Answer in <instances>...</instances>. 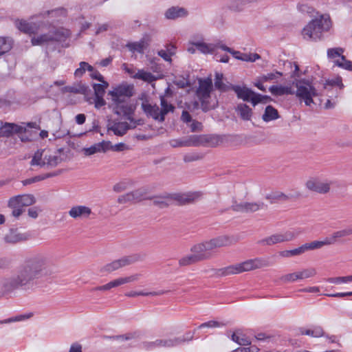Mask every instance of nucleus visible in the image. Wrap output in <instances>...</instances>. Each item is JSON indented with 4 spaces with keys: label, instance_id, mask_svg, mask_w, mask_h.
Instances as JSON below:
<instances>
[{
    "label": "nucleus",
    "instance_id": "nucleus-17",
    "mask_svg": "<svg viewBox=\"0 0 352 352\" xmlns=\"http://www.w3.org/2000/svg\"><path fill=\"white\" fill-rule=\"evenodd\" d=\"M112 107L113 111L118 116H126L128 119L133 112V108L127 100L112 101Z\"/></svg>",
    "mask_w": 352,
    "mask_h": 352
},
{
    "label": "nucleus",
    "instance_id": "nucleus-7",
    "mask_svg": "<svg viewBox=\"0 0 352 352\" xmlns=\"http://www.w3.org/2000/svg\"><path fill=\"white\" fill-rule=\"evenodd\" d=\"M63 161L60 152L50 153L45 149L38 150L33 155L30 162L31 166L39 167L54 168Z\"/></svg>",
    "mask_w": 352,
    "mask_h": 352
},
{
    "label": "nucleus",
    "instance_id": "nucleus-59",
    "mask_svg": "<svg viewBox=\"0 0 352 352\" xmlns=\"http://www.w3.org/2000/svg\"><path fill=\"white\" fill-rule=\"evenodd\" d=\"M163 294V292H133V291H131L127 294H126V296H129V297H135V296H157V295H160V294Z\"/></svg>",
    "mask_w": 352,
    "mask_h": 352
},
{
    "label": "nucleus",
    "instance_id": "nucleus-22",
    "mask_svg": "<svg viewBox=\"0 0 352 352\" xmlns=\"http://www.w3.org/2000/svg\"><path fill=\"white\" fill-rule=\"evenodd\" d=\"M92 213L91 209L85 206H75L71 208L68 214L73 219H88Z\"/></svg>",
    "mask_w": 352,
    "mask_h": 352
},
{
    "label": "nucleus",
    "instance_id": "nucleus-48",
    "mask_svg": "<svg viewBox=\"0 0 352 352\" xmlns=\"http://www.w3.org/2000/svg\"><path fill=\"white\" fill-rule=\"evenodd\" d=\"M13 134L12 123L6 122L0 127V138L10 137Z\"/></svg>",
    "mask_w": 352,
    "mask_h": 352
},
{
    "label": "nucleus",
    "instance_id": "nucleus-34",
    "mask_svg": "<svg viewBox=\"0 0 352 352\" xmlns=\"http://www.w3.org/2000/svg\"><path fill=\"white\" fill-rule=\"evenodd\" d=\"M148 45V43L143 38L138 42L128 43L126 47L133 52H137L139 53H143Z\"/></svg>",
    "mask_w": 352,
    "mask_h": 352
},
{
    "label": "nucleus",
    "instance_id": "nucleus-4",
    "mask_svg": "<svg viewBox=\"0 0 352 352\" xmlns=\"http://www.w3.org/2000/svg\"><path fill=\"white\" fill-rule=\"evenodd\" d=\"M212 90V81L210 78L199 80V87L196 95L201 102V108L204 112L214 109L218 105L217 100L211 99L210 93Z\"/></svg>",
    "mask_w": 352,
    "mask_h": 352
},
{
    "label": "nucleus",
    "instance_id": "nucleus-12",
    "mask_svg": "<svg viewBox=\"0 0 352 352\" xmlns=\"http://www.w3.org/2000/svg\"><path fill=\"white\" fill-rule=\"evenodd\" d=\"M140 276H141L140 274H135L131 275L129 276H126V277H124V278H119L115 279L102 286L96 287L94 288L92 290L93 291L109 290L111 288L116 287L120 286L124 284L138 281Z\"/></svg>",
    "mask_w": 352,
    "mask_h": 352
},
{
    "label": "nucleus",
    "instance_id": "nucleus-31",
    "mask_svg": "<svg viewBox=\"0 0 352 352\" xmlns=\"http://www.w3.org/2000/svg\"><path fill=\"white\" fill-rule=\"evenodd\" d=\"M272 94L274 96H282L285 94H294V90L290 87L271 86L269 89Z\"/></svg>",
    "mask_w": 352,
    "mask_h": 352
},
{
    "label": "nucleus",
    "instance_id": "nucleus-29",
    "mask_svg": "<svg viewBox=\"0 0 352 352\" xmlns=\"http://www.w3.org/2000/svg\"><path fill=\"white\" fill-rule=\"evenodd\" d=\"M236 111L242 120H250L251 119L252 111L247 104H238Z\"/></svg>",
    "mask_w": 352,
    "mask_h": 352
},
{
    "label": "nucleus",
    "instance_id": "nucleus-3",
    "mask_svg": "<svg viewBox=\"0 0 352 352\" xmlns=\"http://www.w3.org/2000/svg\"><path fill=\"white\" fill-rule=\"evenodd\" d=\"M331 26L329 15H321L319 18L311 20L302 30L305 39L317 41L321 38L323 32H327Z\"/></svg>",
    "mask_w": 352,
    "mask_h": 352
},
{
    "label": "nucleus",
    "instance_id": "nucleus-11",
    "mask_svg": "<svg viewBox=\"0 0 352 352\" xmlns=\"http://www.w3.org/2000/svg\"><path fill=\"white\" fill-rule=\"evenodd\" d=\"M331 184V182L322 180L318 177H311L305 182V187L310 191L325 194L329 192Z\"/></svg>",
    "mask_w": 352,
    "mask_h": 352
},
{
    "label": "nucleus",
    "instance_id": "nucleus-47",
    "mask_svg": "<svg viewBox=\"0 0 352 352\" xmlns=\"http://www.w3.org/2000/svg\"><path fill=\"white\" fill-rule=\"evenodd\" d=\"M138 337V334L135 332L128 333L124 335L113 336H104L105 338H109L115 340H129Z\"/></svg>",
    "mask_w": 352,
    "mask_h": 352
},
{
    "label": "nucleus",
    "instance_id": "nucleus-30",
    "mask_svg": "<svg viewBox=\"0 0 352 352\" xmlns=\"http://www.w3.org/2000/svg\"><path fill=\"white\" fill-rule=\"evenodd\" d=\"M332 245V241L329 238H326L324 241H314L310 243H305L306 252L322 248L324 245Z\"/></svg>",
    "mask_w": 352,
    "mask_h": 352
},
{
    "label": "nucleus",
    "instance_id": "nucleus-61",
    "mask_svg": "<svg viewBox=\"0 0 352 352\" xmlns=\"http://www.w3.org/2000/svg\"><path fill=\"white\" fill-rule=\"evenodd\" d=\"M170 145L173 148L187 146L186 138L171 140L170 141Z\"/></svg>",
    "mask_w": 352,
    "mask_h": 352
},
{
    "label": "nucleus",
    "instance_id": "nucleus-44",
    "mask_svg": "<svg viewBox=\"0 0 352 352\" xmlns=\"http://www.w3.org/2000/svg\"><path fill=\"white\" fill-rule=\"evenodd\" d=\"M86 70L89 72H93L94 67L86 62H80V67L76 69L74 74L76 77H80L83 75Z\"/></svg>",
    "mask_w": 352,
    "mask_h": 352
},
{
    "label": "nucleus",
    "instance_id": "nucleus-2",
    "mask_svg": "<svg viewBox=\"0 0 352 352\" xmlns=\"http://www.w3.org/2000/svg\"><path fill=\"white\" fill-rule=\"evenodd\" d=\"M270 265V262L267 258L256 257L253 259L246 260L240 263H236L235 265L221 268L219 270V272L222 276H230L263 267H267Z\"/></svg>",
    "mask_w": 352,
    "mask_h": 352
},
{
    "label": "nucleus",
    "instance_id": "nucleus-28",
    "mask_svg": "<svg viewBox=\"0 0 352 352\" xmlns=\"http://www.w3.org/2000/svg\"><path fill=\"white\" fill-rule=\"evenodd\" d=\"M179 344V338L156 340L154 342L148 343V346H166L171 347Z\"/></svg>",
    "mask_w": 352,
    "mask_h": 352
},
{
    "label": "nucleus",
    "instance_id": "nucleus-40",
    "mask_svg": "<svg viewBox=\"0 0 352 352\" xmlns=\"http://www.w3.org/2000/svg\"><path fill=\"white\" fill-rule=\"evenodd\" d=\"M193 45H195L199 51L204 54L212 53L216 47V45L212 44H207L204 42H196L193 43Z\"/></svg>",
    "mask_w": 352,
    "mask_h": 352
},
{
    "label": "nucleus",
    "instance_id": "nucleus-35",
    "mask_svg": "<svg viewBox=\"0 0 352 352\" xmlns=\"http://www.w3.org/2000/svg\"><path fill=\"white\" fill-rule=\"evenodd\" d=\"M278 111L271 105H268L265 110V112L262 116L263 120L265 122H269L271 120H276L278 118Z\"/></svg>",
    "mask_w": 352,
    "mask_h": 352
},
{
    "label": "nucleus",
    "instance_id": "nucleus-50",
    "mask_svg": "<svg viewBox=\"0 0 352 352\" xmlns=\"http://www.w3.org/2000/svg\"><path fill=\"white\" fill-rule=\"evenodd\" d=\"M261 58V56L256 53H243V55L240 56L239 60L245 62H255L256 60Z\"/></svg>",
    "mask_w": 352,
    "mask_h": 352
},
{
    "label": "nucleus",
    "instance_id": "nucleus-23",
    "mask_svg": "<svg viewBox=\"0 0 352 352\" xmlns=\"http://www.w3.org/2000/svg\"><path fill=\"white\" fill-rule=\"evenodd\" d=\"M231 89L236 94L239 98L252 103V98L256 95V93L252 90L245 86L241 87L239 85H232Z\"/></svg>",
    "mask_w": 352,
    "mask_h": 352
},
{
    "label": "nucleus",
    "instance_id": "nucleus-43",
    "mask_svg": "<svg viewBox=\"0 0 352 352\" xmlns=\"http://www.w3.org/2000/svg\"><path fill=\"white\" fill-rule=\"evenodd\" d=\"M335 64L341 68L352 72V61L347 60L344 56H341L340 59L335 61Z\"/></svg>",
    "mask_w": 352,
    "mask_h": 352
},
{
    "label": "nucleus",
    "instance_id": "nucleus-51",
    "mask_svg": "<svg viewBox=\"0 0 352 352\" xmlns=\"http://www.w3.org/2000/svg\"><path fill=\"white\" fill-rule=\"evenodd\" d=\"M272 99L268 96H263L259 94H256L252 98V104L255 106L258 103H267L272 101Z\"/></svg>",
    "mask_w": 352,
    "mask_h": 352
},
{
    "label": "nucleus",
    "instance_id": "nucleus-27",
    "mask_svg": "<svg viewBox=\"0 0 352 352\" xmlns=\"http://www.w3.org/2000/svg\"><path fill=\"white\" fill-rule=\"evenodd\" d=\"M52 32L49 31L47 34H43L34 36L31 39L32 45H43L53 43V37H52Z\"/></svg>",
    "mask_w": 352,
    "mask_h": 352
},
{
    "label": "nucleus",
    "instance_id": "nucleus-56",
    "mask_svg": "<svg viewBox=\"0 0 352 352\" xmlns=\"http://www.w3.org/2000/svg\"><path fill=\"white\" fill-rule=\"evenodd\" d=\"M344 52V50L341 47L331 48L327 50V56L330 58H334L340 56L341 58L342 54Z\"/></svg>",
    "mask_w": 352,
    "mask_h": 352
},
{
    "label": "nucleus",
    "instance_id": "nucleus-58",
    "mask_svg": "<svg viewBox=\"0 0 352 352\" xmlns=\"http://www.w3.org/2000/svg\"><path fill=\"white\" fill-rule=\"evenodd\" d=\"M225 324L223 323L219 322L217 321L214 320H210L207 322L202 323L198 327V329H203V328H215V327H219L224 326Z\"/></svg>",
    "mask_w": 352,
    "mask_h": 352
},
{
    "label": "nucleus",
    "instance_id": "nucleus-39",
    "mask_svg": "<svg viewBox=\"0 0 352 352\" xmlns=\"http://www.w3.org/2000/svg\"><path fill=\"white\" fill-rule=\"evenodd\" d=\"M187 146H198L201 145L205 138L203 135H193L186 138Z\"/></svg>",
    "mask_w": 352,
    "mask_h": 352
},
{
    "label": "nucleus",
    "instance_id": "nucleus-60",
    "mask_svg": "<svg viewBox=\"0 0 352 352\" xmlns=\"http://www.w3.org/2000/svg\"><path fill=\"white\" fill-rule=\"evenodd\" d=\"M153 204L164 208L168 206V199L164 197H156L153 198Z\"/></svg>",
    "mask_w": 352,
    "mask_h": 352
},
{
    "label": "nucleus",
    "instance_id": "nucleus-53",
    "mask_svg": "<svg viewBox=\"0 0 352 352\" xmlns=\"http://www.w3.org/2000/svg\"><path fill=\"white\" fill-rule=\"evenodd\" d=\"M327 85L331 86H338L340 89L344 87V85L342 84V78L338 76L335 79H332L330 80H327L325 83L323 85V88L326 89Z\"/></svg>",
    "mask_w": 352,
    "mask_h": 352
},
{
    "label": "nucleus",
    "instance_id": "nucleus-24",
    "mask_svg": "<svg viewBox=\"0 0 352 352\" xmlns=\"http://www.w3.org/2000/svg\"><path fill=\"white\" fill-rule=\"evenodd\" d=\"M199 197L200 194L199 192L178 193L173 195V199L181 205L191 204Z\"/></svg>",
    "mask_w": 352,
    "mask_h": 352
},
{
    "label": "nucleus",
    "instance_id": "nucleus-41",
    "mask_svg": "<svg viewBox=\"0 0 352 352\" xmlns=\"http://www.w3.org/2000/svg\"><path fill=\"white\" fill-rule=\"evenodd\" d=\"M101 82V84L94 83L93 85L95 96L104 97L105 89L109 87V83L107 81Z\"/></svg>",
    "mask_w": 352,
    "mask_h": 352
},
{
    "label": "nucleus",
    "instance_id": "nucleus-21",
    "mask_svg": "<svg viewBox=\"0 0 352 352\" xmlns=\"http://www.w3.org/2000/svg\"><path fill=\"white\" fill-rule=\"evenodd\" d=\"M110 148V142L102 141L91 145L90 147L82 148V153L85 156H91L98 153H105Z\"/></svg>",
    "mask_w": 352,
    "mask_h": 352
},
{
    "label": "nucleus",
    "instance_id": "nucleus-36",
    "mask_svg": "<svg viewBox=\"0 0 352 352\" xmlns=\"http://www.w3.org/2000/svg\"><path fill=\"white\" fill-rule=\"evenodd\" d=\"M232 340L242 346H247L251 344L249 339L242 333L240 329L236 330V332L232 335Z\"/></svg>",
    "mask_w": 352,
    "mask_h": 352
},
{
    "label": "nucleus",
    "instance_id": "nucleus-9",
    "mask_svg": "<svg viewBox=\"0 0 352 352\" xmlns=\"http://www.w3.org/2000/svg\"><path fill=\"white\" fill-rule=\"evenodd\" d=\"M140 259V257L138 254L123 256L119 259L112 261L111 263L106 264L100 269V272L111 273L119 270L120 268L131 265L132 263L138 261Z\"/></svg>",
    "mask_w": 352,
    "mask_h": 352
},
{
    "label": "nucleus",
    "instance_id": "nucleus-20",
    "mask_svg": "<svg viewBox=\"0 0 352 352\" xmlns=\"http://www.w3.org/2000/svg\"><path fill=\"white\" fill-rule=\"evenodd\" d=\"M30 238V234L28 232H24L19 230L18 229H11L5 236V241L10 243H16L28 240Z\"/></svg>",
    "mask_w": 352,
    "mask_h": 352
},
{
    "label": "nucleus",
    "instance_id": "nucleus-1",
    "mask_svg": "<svg viewBox=\"0 0 352 352\" xmlns=\"http://www.w3.org/2000/svg\"><path fill=\"white\" fill-rule=\"evenodd\" d=\"M56 265L52 257L45 252H36L26 257L15 276L6 280L8 289L31 288L35 280L52 275Z\"/></svg>",
    "mask_w": 352,
    "mask_h": 352
},
{
    "label": "nucleus",
    "instance_id": "nucleus-16",
    "mask_svg": "<svg viewBox=\"0 0 352 352\" xmlns=\"http://www.w3.org/2000/svg\"><path fill=\"white\" fill-rule=\"evenodd\" d=\"M145 195V192L143 190L137 189L119 196L118 203L120 204H126L139 202L146 199Z\"/></svg>",
    "mask_w": 352,
    "mask_h": 352
},
{
    "label": "nucleus",
    "instance_id": "nucleus-26",
    "mask_svg": "<svg viewBox=\"0 0 352 352\" xmlns=\"http://www.w3.org/2000/svg\"><path fill=\"white\" fill-rule=\"evenodd\" d=\"M188 15V11L184 8L173 6L165 12V16L168 19L175 20L178 18L185 17Z\"/></svg>",
    "mask_w": 352,
    "mask_h": 352
},
{
    "label": "nucleus",
    "instance_id": "nucleus-55",
    "mask_svg": "<svg viewBox=\"0 0 352 352\" xmlns=\"http://www.w3.org/2000/svg\"><path fill=\"white\" fill-rule=\"evenodd\" d=\"M283 74L280 72H276L274 73H269L265 75L261 76V82H267L274 80L277 78L282 76Z\"/></svg>",
    "mask_w": 352,
    "mask_h": 352
},
{
    "label": "nucleus",
    "instance_id": "nucleus-5",
    "mask_svg": "<svg viewBox=\"0 0 352 352\" xmlns=\"http://www.w3.org/2000/svg\"><path fill=\"white\" fill-rule=\"evenodd\" d=\"M293 85L296 87V91H294L296 97L300 102H304L307 106H310L314 103V97L320 95L318 90L309 80H295L293 82Z\"/></svg>",
    "mask_w": 352,
    "mask_h": 352
},
{
    "label": "nucleus",
    "instance_id": "nucleus-14",
    "mask_svg": "<svg viewBox=\"0 0 352 352\" xmlns=\"http://www.w3.org/2000/svg\"><path fill=\"white\" fill-rule=\"evenodd\" d=\"M35 202L36 199L33 195L25 194L10 198L8 206L10 208L30 206L33 205Z\"/></svg>",
    "mask_w": 352,
    "mask_h": 352
},
{
    "label": "nucleus",
    "instance_id": "nucleus-57",
    "mask_svg": "<svg viewBox=\"0 0 352 352\" xmlns=\"http://www.w3.org/2000/svg\"><path fill=\"white\" fill-rule=\"evenodd\" d=\"M61 173H62V170H57V171H55V172L51 173H45V174H43L41 175H37V176L34 177L33 178L34 179V182H40V181L45 179H47L49 177L57 176V175H60Z\"/></svg>",
    "mask_w": 352,
    "mask_h": 352
},
{
    "label": "nucleus",
    "instance_id": "nucleus-63",
    "mask_svg": "<svg viewBox=\"0 0 352 352\" xmlns=\"http://www.w3.org/2000/svg\"><path fill=\"white\" fill-rule=\"evenodd\" d=\"M272 196L273 199L280 201H287L290 198V196L281 192H274Z\"/></svg>",
    "mask_w": 352,
    "mask_h": 352
},
{
    "label": "nucleus",
    "instance_id": "nucleus-52",
    "mask_svg": "<svg viewBox=\"0 0 352 352\" xmlns=\"http://www.w3.org/2000/svg\"><path fill=\"white\" fill-rule=\"evenodd\" d=\"M327 281L330 283H336L339 284L341 283H347L352 281V275L347 276H342V277H334V278H329Z\"/></svg>",
    "mask_w": 352,
    "mask_h": 352
},
{
    "label": "nucleus",
    "instance_id": "nucleus-13",
    "mask_svg": "<svg viewBox=\"0 0 352 352\" xmlns=\"http://www.w3.org/2000/svg\"><path fill=\"white\" fill-rule=\"evenodd\" d=\"M316 274L314 268L304 269L302 271L287 274L282 276L280 280L284 283L294 282L297 280H302L313 277Z\"/></svg>",
    "mask_w": 352,
    "mask_h": 352
},
{
    "label": "nucleus",
    "instance_id": "nucleus-19",
    "mask_svg": "<svg viewBox=\"0 0 352 352\" xmlns=\"http://www.w3.org/2000/svg\"><path fill=\"white\" fill-rule=\"evenodd\" d=\"M206 241L208 244L207 247L209 248L210 252L217 248L229 246L234 243V240L232 237L224 235Z\"/></svg>",
    "mask_w": 352,
    "mask_h": 352
},
{
    "label": "nucleus",
    "instance_id": "nucleus-42",
    "mask_svg": "<svg viewBox=\"0 0 352 352\" xmlns=\"http://www.w3.org/2000/svg\"><path fill=\"white\" fill-rule=\"evenodd\" d=\"M12 48V40L10 38L0 37V56L8 52Z\"/></svg>",
    "mask_w": 352,
    "mask_h": 352
},
{
    "label": "nucleus",
    "instance_id": "nucleus-18",
    "mask_svg": "<svg viewBox=\"0 0 352 352\" xmlns=\"http://www.w3.org/2000/svg\"><path fill=\"white\" fill-rule=\"evenodd\" d=\"M207 246L208 244L206 241H204L197 243L190 248V251L194 254L199 262L209 259L212 256L211 252Z\"/></svg>",
    "mask_w": 352,
    "mask_h": 352
},
{
    "label": "nucleus",
    "instance_id": "nucleus-25",
    "mask_svg": "<svg viewBox=\"0 0 352 352\" xmlns=\"http://www.w3.org/2000/svg\"><path fill=\"white\" fill-rule=\"evenodd\" d=\"M136 125L135 122H133V124L131 125L126 122H119L114 123L109 129L112 131L115 135L122 136L124 135L129 129L135 128Z\"/></svg>",
    "mask_w": 352,
    "mask_h": 352
},
{
    "label": "nucleus",
    "instance_id": "nucleus-64",
    "mask_svg": "<svg viewBox=\"0 0 352 352\" xmlns=\"http://www.w3.org/2000/svg\"><path fill=\"white\" fill-rule=\"evenodd\" d=\"M324 331L323 329L320 326H316L312 329L311 336L315 338H319L323 336Z\"/></svg>",
    "mask_w": 352,
    "mask_h": 352
},
{
    "label": "nucleus",
    "instance_id": "nucleus-33",
    "mask_svg": "<svg viewBox=\"0 0 352 352\" xmlns=\"http://www.w3.org/2000/svg\"><path fill=\"white\" fill-rule=\"evenodd\" d=\"M50 31L52 32V37H53L54 42L65 41L70 35V32L68 30L57 29Z\"/></svg>",
    "mask_w": 352,
    "mask_h": 352
},
{
    "label": "nucleus",
    "instance_id": "nucleus-15",
    "mask_svg": "<svg viewBox=\"0 0 352 352\" xmlns=\"http://www.w3.org/2000/svg\"><path fill=\"white\" fill-rule=\"evenodd\" d=\"M263 206V202H234L231 208L234 212L248 213L256 212L262 209Z\"/></svg>",
    "mask_w": 352,
    "mask_h": 352
},
{
    "label": "nucleus",
    "instance_id": "nucleus-49",
    "mask_svg": "<svg viewBox=\"0 0 352 352\" xmlns=\"http://www.w3.org/2000/svg\"><path fill=\"white\" fill-rule=\"evenodd\" d=\"M222 80L223 74H217L215 76L214 86L217 89L220 90L221 91H226L228 89V87L226 84L223 82Z\"/></svg>",
    "mask_w": 352,
    "mask_h": 352
},
{
    "label": "nucleus",
    "instance_id": "nucleus-45",
    "mask_svg": "<svg viewBox=\"0 0 352 352\" xmlns=\"http://www.w3.org/2000/svg\"><path fill=\"white\" fill-rule=\"evenodd\" d=\"M32 316H33V314L32 313H29L28 314H24V315H19V316H15V317H12V318H8V319H6V320H0V324H7V323H10V322H18V321H21V320H23L29 319V318H30Z\"/></svg>",
    "mask_w": 352,
    "mask_h": 352
},
{
    "label": "nucleus",
    "instance_id": "nucleus-8",
    "mask_svg": "<svg viewBox=\"0 0 352 352\" xmlns=\"http://www.w3.org/2000/svg\"><path fill=\"white\" fill-rule=\"evenodd\" d=\"M300 232L297 230H287L285 232L276 233L265 238L259 239L256 243L261 246H270L277 243L290 241L297 238Z\"/></svg>",
    "mask_w": 352,
    "mask_h": 352
},
{
    "label": "nucleus",
    "instance_id": "nucleus-54",
    "mask_svg": "<svg viewBox=\"0 0 352 352\" xmlns=\"http://www.w3.org/2000/svg\"><path fill=\"white\" fill-rule=\"evenodd\" d=\"M89 102L90 104H94L95 108L99 109L102 107L106 104V101L103 97L95 96L93 99H89Z\"/></svg>",
    "mask_w": 352,
    "mask_h": 352
},
{
    "label": "nucleus",
    "instance_id": "nucleus-46",
    "mask_svg": "<svg viewBox=\"0 0 352 352\" xmlns=\"http://www.w3.org/2000/svg\"><path fill=\"white\" fill-rule=\"evenodd\" d=\"M133 78L141 79L147 82H151L154 80V76L151 73L145 72L144 70H139L133 76Z\"/></svg>",
    "mask_w": 352,
    "mask_h": 352
},
{
    "label": "nucleus",
    "instance_id": "nucleus-38",
    "mask_svg": "<svg viewBox=\"0 0 352 352\" xmlns=\"http://www.w3.org/2000/svg\"><path fill=\"white\" fill-rule=\"evenodd\" d=\"M199 262L194 254H188L182 257L178 261V264L180 267L189 266Z\"/></svg>",
    "mask_w": 352,
    "mask_h": 352
},
{
    "label": "nucleus",
    "instance_id": "nucleus-10",
    "mask_svg": "<svg viewBox=\"0 0 352 352\" xmlns=\"http://www.w3.org/2000/svg\"><path fill=\"white\" fill-rule=\"evenodd\" d=\"M133 85L122 84L109 91L108 94L112 101L126 100L133 95Z\"/></svg>",
    "mask_w": 352,
    "mask_h": 352
},
{
    "label": "nucleus",
    "instance_id": "nucleus-32",
    "mask_svg": "<svg viewBox=\"0 0 352 352\" xmlns=\"http://www.w3.org/2000/svg\"><path fill=\"white\" fill-rule=\"evenodd\" d=\"M17 28L26 34H34L36 31L34 24L28 23L24 20H19L16 22Z\"/></svg>",
    "mask_w": 352,
    "mask_h": 352
},
{
    "label": "nucleus",
    "instance_id": "nucleus-6",
    "mask_svg": "<svg viewBox=\"0 0 352 352\" xmlns=\"http://www.w3.org/2000/svg\"><path fill=\"white\" fill-rule=\"evenodd\" d=\"M160 108L157 104H152L147 101L142 102V108L144 112L153 118L155 120L162 122L165 120V116L170 112H173L175 107L168 102L164 96H160Z\"/></svg>",
    "mask_w": 352,
    "mask_h": 352
},
{
    "label": "nucleus",
    "instance_id": "nucleus-37",
    "mask_svg": "<svg viewBox=\"0 0 352 352\" xmlns=\"http://www.w3.org/2000/svg\"><path fill=\"white\" fill-rule=\"evenodd\" d=\"M352 234V225L339 231L333 233L331 237L329 238L332 241V244L335 243L337 239L344 238Z\"/></svg>",
    "mask_w": 352,
    "mask_h": 352
},
{
    "label": "nucleus",
    "instance_id": "nucleus-62",
    "mask_svg": "<svg viewBox=\"0 0 352 352\" xmlns=\"http://www.w3.org/2000/svg\"><path fill=\"white\" fill-rule=\"evenodd\" d=\"M188 126L190 128L192 132L201 131H202V124L201 122L193 120L189 124Z\"/></svg>",
    "mask_w": 352,
    "mask_h": 352
}]
</instances>
